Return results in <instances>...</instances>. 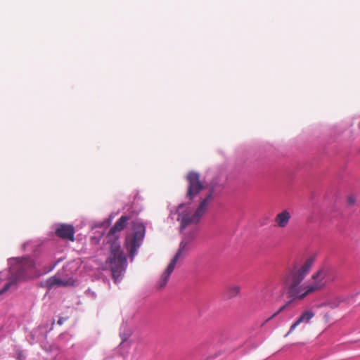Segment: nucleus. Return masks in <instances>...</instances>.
<instances>
[{
    "instance_id": "7ed1b4c3",
    "label": "nucleus",
    "mask_w": 360,
    "mask_h": 360,
    "mask_svg": "<svg viewBox=\"0 0 360 360\" xmlns=\"http://www.w3.org/2000/svg\"><path fill=\"white\" fill-rule=\"evenodd\" d=\"M214 189H210L209 193L207 194L206 197L203 198L197 209L194 212L188 209L184 205H180L178 207V218L177 220L180 222V229L183 231L187 226L196 224L200 221L201 217L206 212L208 205L213 199Z\"/></svg>"
},
{
    "instance_id": "4468645a",
    "label": "nucleus",
    "mask_w": 360,
    "mask_h": 360,
    "mask_svg": "<svg viewBox=\"0 0 360 360\" xmlns=\"http://www.w3.org/2000/svg\"><path fill=\"white\" fill-rule=\"evenodd\" d=\"M66 320V319H64V318H60L58 320V325H62L63 323V322Z\"/></svg>"
},
{
    "instance_id": "f03ea898",
    "label": "nucleus",
    "mask_w": 360,
    "mask_h": 360,
    "mask_svg": "<svg viewBox=\"0 0 360 360\" xmlns=\"http://www.w3.org/2000/svg\"><path fill=\"white\" fill-rule=\"evenodd\" d=\"M129 220V217L122 216L110 229L108 234V238H109L108 243H110V252L106 260V264L111 270L112 276L115 283L119 281L127 267V258L121 250L120 244L118 242L116 233L120 232L126 227Z\"/></svg>"
},
{
    "instance_id": "9d476101",
    "label": "nucleus",
    "mask_w": 360,
    "mask_h": 360,
    "mask_svg": "<svg viewBox=\"0 0 360 360\" xmlns=\"http://www.w3.org/2000/svg\"><path fill=\"white\" fill-rule=\"evenodd\" d=\"M315 316V313L311 310H307L302 313L300 317L290 326L288 333H291L300 323H309L310 320Z\"/></svg>"
},
{
    "instance_id": "1a4fd4ad",
    "label": "nucleus",
    "mask_w": 360,
    "mask_h": 360,
    "mask_svg": "<svg viewBox=\"0 0 360 360\" xmlns=\"http://www.w3.org/2000/svg\"><path fill=\"white\" fill-rule=\"evenodd\" d=\"M75 284V280L72 277L60 278L57 276L49 278L46 281V286L52 288L54 286H72Z\"/></svg>"
},
{
    "instance_id": "f8f14e48",
    "label": "nucleus",
    "mask_w": 360,
    "mask_h": 360,
    "mask_svg": "<svg viewBox=\"0 0 360 360\" xmlns=\"http://www.w3.org/2000/svg\"><path fill=\"white\" fill-rule=\"evenodd\" d=\"M240 288L236 285H231L226 288L224 295L226 299H232L240 295Z\"/></svg>"
},
{
    "instance_id": "ddd939ff",
    "label": "nucleus",
    "mask_w": 360,
    "mask_h": 360,
    "mask_svg": "<svg viewBox=\"0 0 360 360\" xmlns=\"http://www.w3.org/2000/svg\"><path fill=\"white\" fill-rule=\"evenodd\" d=\"M17 359L18 360H25V356L22 351L18 352Z\"/></svg>"
},
{
    "instance_id": "20e7f679",
    "label": "nucleus",
    "mask_w": 360,
    "mask_h": 360,
    "mask_svg": "<svg viewBox=\"0 0 360 360\" xmlns=\"http://www.w3.org/2000/svg\"><path fill=\"white\" fill-rule=\"evenodd\" d=\"M195 231H191L188 233H185L179 243V249L174 256V257L170 261L168 264L167 269L162 274L159 281H158V288L162 289L165 288L169 278L171 274L173 272L176 264L181 258L186 256V255L191 250V244L193 241L195 240Z\"/></svg>"
},
{
    "instance_id": "423d86ee",
    "label": "nucleus",
    "mask_w": 360,
    "mask_h": 360,
    "mask_svg": "<svg viewBox=\"0 0 360 360\" xmlns=\"http://www.w3.org/2000/svg\"><path fill=\"white\" fill-rule=\"evenodd\" d=\"M188 181V190L186 195L190 200H193L203 188L204 186L200 181V175L195 172H189L186 176Z\"/></svg>"
},
{
    "instance_id": "39448f33",
    "label": "nucleus",
    "mask_w": 360,
    "mask_h": 360,
    "mask_svg": "<svg viewBox=\"0 0 360 360\" xmlns=\"http://www.w3.org/2000/svg\"><path fill=\"white\" fill-rule=\"evenodd\" d=\"M34 269V262L30 258H22L18 259L15 264L11 268L12 274V281L4 287L0 291V294L8 290L11 286L18 281L27 278L33 273Z\"/></svg>"
},
{
    "instance_id": "f257e3e1",
    "label": "nucleus",
    "mask_w": 360,
    "mask_h": 360,
    "mask_svg": "<svg viewBox=\"0 0 360 360\" xmlns=\"http://www.w3.org/2000/svg\"><path fill=\"white\" fill-rule=\"evenodd\" d=\"M314 262V257L307 258L302 264L295 265L289 269L281 277V282L285 287L288 297L290 299L281 306L265 323L276 317L281 312L292 307L296 300H302L309 294L321 290L326 284L324 279L328 273V269L323 267L314 274L311 282L302 283L309 274Z\"/></svg>"
},
{
    "instance_id": "6e6552de",
    "label": "nucleus",
    "mask_w": 360,
    "mask_h": 360,
    "mask_svg": "<svg viewBox=\"0 0 360 360\" xmlns=\"http://www.w3.org/2000/svg\"><path fill=\"white\" fill-rule=\"evenodd\" d=\"M75 230L72 225L61 224L58 225L55 231L56 235L64 240H75Z\"/></svg>"
},
{
    "instance_id": "0eeeda50",
    "label": "nucleus",
    "mask_w": 360,
    "mask_h": 360,
    "mask_svg": "<svg viewBox=\"0 0 360 360\" xmlns=\"http://www.w3.org/2000/svg\"><path fill=\"white\" fill-rule=\"evenodd\" d=\"M143 236L144 227L142 225H139L132 236L127 237L125 245L131 257L134 256L137 249L140 246Z\"/></svg>"
},
{
    "instance_id": "2eb2a0df",
    "label": "nucleus",
    "mask_w": 360,
    "mask_h": 360,
    "mask_svg": "<svg viewBox=\"0 0 360 360\" xmlns=\"http://www.w3.org/2000/svg\"><path fill=\"white\" fill-rule=\"evenodd\" d=\"M348 202H349V203L350 205H352V204H354V203L355 200H354V198H352V197H349V198H348Z\"/></svg>"
},
{
    "instance_id": "9b49d317",
    "label": "nucleus",
    "mask_w": 360,
    "mask_h": 360,
    "mask_svg": "<svg viewBox=\"0 0 360 360\" xmlns=\"http://www.w3.org/2000/svg\"><path fill=\"white\" fill-rule=\"evenodd\" d=\"M290 218L291 214L290 212L287 210H284L277 214L274 220L278 227L285 228L288 224Z\"/></svg>"
}]
</instances>
